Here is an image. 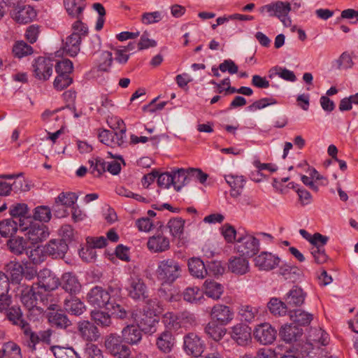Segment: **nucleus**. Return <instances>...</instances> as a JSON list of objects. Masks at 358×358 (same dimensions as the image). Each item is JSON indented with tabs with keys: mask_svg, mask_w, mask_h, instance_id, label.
Instances as JSON below:
<instances>
[{
	"mask_svg": "<svg viewBox=\"0 0 358 358\" xmlns=\"http://www.w3.org/2000/svg\"><path fill=\"white\" fill-rule=\"evenodd\" d=\"M12 13V17L18 23L27 24L31 22L36 16L35 10L30 6H22L17 8Z\"/></svg>",
	"mask_w": 358,
	"mask_h": 358,
	"instance_id": "25",
	"label": "nucleus"
},
{
	"mask_svg": "<svg viewBox=\"0 0 358 358\" xmlns=\"http://www.w3.org/2000/svg\"><path fill=\"white\" fill-rule=\"evenodd\" d=\"M38 282L33 284L34 289L41 291L43 294L57 289L59 285V278L49 269L43 268L37 275Z\"/></svg>",
	"mask_w": 358,
	"mask_h": 358,
	"instance_id": "8",
	"label": "nucleus"
},
{
	"mask_svg": "<svg viewBox=\"0 0 358 358\" xmlns=\"http://www.w3.org/2000/svg\"><path fill=\"white\" fill-rule=\"evenodd\" d=\"M267 307L271 314L275 316H284L288 313L289 306L276 297L270 299Z\"/></svg>",
	"mask_w": 358,
	"mask_h": 358,
	"instance_id": "41",
	"label": "nucleus"
},
{
	"mask_svg": "<svg viewBox=\"0 0 358 358\" xmlns=\"http://www.w3.org/2000/svg\"><path fill=\"white\" fill-rule=\"evenodd\" d=\"M10 250L15 255H19L23 253L27 248V241L23 237L16 236L11 238L7 243Z\"/></svg>",
	"mask_w": 358,
	"mask_h": 358,
	"instance_id": "51",
	"label": "nucleus"
},
{
	"mask_svg": "<svg viewBox=\"0 0 358 358\" xmlns=\"http://www.w3.org/2000/svg\"><path fill=\"white\" fill-rule=\"evenodd\" d=\"M210 317L220 325L227 326L234 320V313L229 306L217 303L212 308Z\"/></svg>",
	"mask_w": 358,
	"mask_h": 358,
	"instance_id": "15",
	"label": "nucleus"
},
{
	"mask_svg": "<svg viewBox=\"0 0 358 358\" xmlns=\"http://www.w3.org/2000/svg\"><path fill=\"white\" fill-rule=\"evenodd\" d=\"M192 320V316L185 312H167L162 317V322L166 328V331L171 333L172 331L179 332L182 329H187Z\"/></svg>",
	"mask_w": 358,
	"mask_h": 358,
	"instance_id": "6",
	"label": "nucleus"
},
{
	"mask_svg": "<svg viewBox=\"0 0 358 358\" xmlns=\"http://www.w3.org/2000/svg\"><path fill=\"white\" fill-rule=\"evenodd\" d=\"M228 268L236 275H244L250 271L249 261L243 257H234L229 259Z\"/></svg>",
	"mask_w": 358,
	"mask_h": 358,
	"instance_id": "31",
	"label": "nucleus"
},
{
	"mask_svg": "<svg viewBox=\"0 0 358 358\" xmlns=\"http://www.w3.org/2000/svg\"><path fill=\"white\" fill-rule=\"evenodd\" d=\"M22 175V173L18 174H0V196H8L13 190L15 192L21 191L22 189V180H16L10 184L6 182V180L16 179Z\"/></svg>",
	"mask_w": 358,
	"mask_h": 358,
	"instance_id": "18",
	"label": "nucleus"
},
{
	"mask_svg": "<svg viewBox=\"0 0 358 358\" xmlns=\"http://www.w3.org/2000/svg\"><path fill=\"white\" fill-rule=\"evenodd\" d=\"M143 331L136 324H128L121 331L122 341L128 345H138L142 340Z\"/></svg>",
	"mask_w": 358,
	"mask_h": 358,
	"instance_id": "20",
	"label": "nucleus"
},
{
	"mask_svg": "<svg viewBox=\"0 0 358 358\" xmlns=\"http://www.w3.org/2000/svg\"><path fill=\"white\" fill-rule=\"evenodd\" d=\"M19 229V223L12 219H5L0 222V234L8 238L13 236Z\"/></svg>",
	"mask_w": 358,
	"mask_h": 358,
	"instance_id": "48",
	"label": "nucleus"
},
{
	"mask_svg": "<svg viewBox=\"0 0 358 358\" xmlns=\"http://www.w3.org/2000/svg\"><path fill=\"white\" fill-rule=\"evenodd\" d=\"M275 76H278L280 78L289 82H295L296 80V77L293 71L281 66H276L270 69L269 78H272Z\"/></svg>",
	"mask_w": 358,
	"mask_h": 358,
	"instance_id": "49",
	"label": "nucleus"
},
{
	"mask_svg": "<svg viewBox=\"0 0 358 358\" xmlns=\"http://www.w3.org/2000/svg\"><path fill=\"white\" fill-rule=\"evenodd\" d=\"M236 250L241 256L250 258L255 256L260 250L259 239L256 237L255 234L248 231H238Z\"/></svg>",
	"mask_w": 358,
	"mask_h": 358,
	"instance_id": "4",
	"label": "nucleus"
},
{
	"mask_svg": "<svg viewBox=\"0 0 358 358\" xmlns=\"http://www.w3.org/2000/svg\"><path fill=\"white\" fill-rule=\"evenodd\" d=\"M6 275L8 277V283L18 284L23 277V267L17 262L11 261L6 266Z\"/></svg>",
	"mask_w": 358,
	"mask_h": 358,
	"instance_id": "32",
	"label": "nucleus"
},
{
	"mask_svg": "<svg viewBox=\"0 0 358 358\" xmlns=\"http://www.w3.org/2000/svg\"><path fill=\"white\" fill-rule=\"evenodd\" d=\"M43 294L32 285L28 290H24L21 295V301L30 313L36 312L38 314L43 313V309L37 306L38 299L43 300Z\"/></svg>",
	"mask_w": 358,
	"mask_h": 358,
	"instance_id": "14",
	"label": "nucleus"
},
{
	"mask_svg": "<svg viewBox=\"0 0 358 358\" xmlns=\"http://www.w3.org/2000/svg\"><path fill=\"white\" fill-rule=\"evenodd\" d=\"M253 336L255 339L260 344L271 345L276 339L277 331L271 324L264 322L255 327Z\"/></svg>",
	"mask_w": 358,
	"mask_h": 358,
	"instance_id": "11",
	"label": "nucleus"
},
{
	"mask_svg": "<svg viewBox=\"0 0 358 358\" xmlns=\"http://www.w3.org/2000/svg\"><path fill=\"white\" fill-rule=\"evenodd\" d=\"M64 308L68 313L76 316L82 315L86 310L84 303L78 298L73 296L65 299Z\"/></svg>",
	"mask_w": 358,
	"mask_h": 358,
	"instance_id": "39",
	"label": "nucleus"
},
{
	"mask_svg": "<svg viewBox=\"0 0 358 358\" xmlns=\"http://www.w3.org/2000/svg\"><path fill=\"white\" fill-rule=\"evenodd\" d=\"M107 310L119 319L123 320L127 317V311L123 306L115 301V298H113Z\"/></svg>",
	"mask_w": 358,
	"mask_h": 358,
	"instance_id": "63",
	"label": "nucleus"
},
{
	"mask_svg": "<svg viewBox=\"0 0 358 358\" xmlns=\"http://www.w3.org/2000/svg\"><path fill=\"white\" fill-rule=\"evenodd\" d=\"M9 289L8 277L0 271V311L6 310L11 303V298L8 294Z\"/></svg>",
	"mask_w": 358,
	"mask_h": 358,
	"instance_id": "28",
	"label": "nucleus"
},
{
	"mask_svg": "<svg viewBox=\"0 0 358 358\" xmlns=\"http://www.w3.org/2000/svg\"><path fill=\"white\" fill-rule=\"evenodd\" d=\"M291 320L299 326H307L313 319V315L305 310L297 309L289 312Z\"/></svg>",
	"mask_w": 358,
	"mask_h": 358,
	"instance_id": "42",
	"label": "nucleus"
},
{
	"mask_svg": "<svg viewBox=\"0 0 358 358\" xmlns=\"http://www.w3.org/2000/svg\"><path fill=\"white\" fill-rule=\"evenodd\" d=\"M280 338L286 343L297 341L303 335V329L296 324H289L283 325L279 331Z\"/></svg>",
	"mask_w": 358,
	"mask_h": 358,
	"instance_id": "24",
	"label": "nucleus"
},
{
	"mask_svg": "<svg viewBox=\"0 0 358 358\" xmlns=\"http://www.w3.org/2000/svg\"><path fill=\"white\" fill-rule=\"evenodd\" d=\"M13 53L15 57L22 58L31 55L33 53V48L24 41H19L14 44Z\"/></svg>",
	"mask_w": 358,
	"mask_h": 358,
	"instance_id": "54",
	"label": "nucleus"
},
{
	"mask_svg": "<svg viewBox=\"0 0 358 358\" xmlns=\"http://www.w3.org/2000/svg\"><path fill=\"white\" fill-rule=\"evenodd\" d=\"M73 70V62L68 59H62L57 63L55 66V71L57 74L63 76H71Z\"/></svg>",
	"mask_w": 358,
	"mask_h": 358,
	"instance_id": "60",
	"label": "nucleus"
},
{
	"mask_svg": "<svg viewBox=\"0 0 358 358\" xmlns=\"http://www.w3.org/2000/svg\"><path fill=\"white\" fill-rule=\"evenodd\" d=\"M175 344V337L171 332L164 330L156 339L157 348L164 353L170 352Z\"/></svg>",
	"mask_w": 358,
	"mask_h": 358,
	"instance_id": "30",
	"label": "nucleus"
},
{
	"mask_svg": "<svg viewBox=\"0 0 358 358\" xmlns=\"http://www.w3.org/2000/svg\"><path fill=\"white\" fill-rule=\"evenodd\" d=\"M291 10L289 3L278 1L262 6L259 12L262 14L267 13L271 17H277L285 27H289L292 25L291 18L288 15Z\"/></svg>",
	"mask_w": 358,
	"mask_h": 358,
	"instance_id": "5",
	"label": "nucleus"
},
{
	"mask_svg": "<svg viewBox=\"0 0 358 358\" xmlns=\"http://www.w3.org/2000/svg\"><path fill=\"white\" fill-rule=\"evenodd\" d=\"M101 349L92 343H87L80 358H103Z\"/></svg>",
	"mask_w": 358,
	"mask_h": 358,
	"instance_id": "59",
	"label": "nucleus"
},
{
	"mask_svg": "<svg viewBox=\"0 0 358 358\" xmlns=\"http://www.w3.org/2000/svg\"><path fill=\"white\" fill-rule=\"evenodd\" d=\"M92 320L101 327H108L111 323V318L108 313L96 310L91 312Z\"/></svg>",
	"mask_w": 358,
	"mask_h": 358,
	"instance_id": "58",
	"label": "nucleus"
},
{
	"mask_svg": "<svg viewBox=\"0 0 358 358\" xmlns=\"http://www.w3.org/2000/svg\"><path fill=\"white\" fill-rule=\"evenodd\" d=\"M48 322L52 327L57 329H66L71 325V321L66 315L62 312H50L48 314Z\"/></svg>",
	"mask_w": 358,
	"mask_h": 358,
	"instance_id": "34",
	"label": "nucleus"
},
{
	"mask_svg": "<svg viewBox=\"0 0 358 358\" xmlns=\"http://www.w3.org/2000/svg\"><path fill=\"white\" fill-rule=\"evenodd\" d=\"M78 200V196L73 192H62L55 198V203L62 207L69 208L73 206Z\"/></svg>",
	"mask_w": 358,
	"mask_h": 358,
	"instance_id": "53",
	"label": "nucleus"
},
{
	"mask_svg": "<svg viewBox=\"0 0 358 358\" xmlns=\"http://www.w3.org/2000/svg\"><path fill=\"white\" fill-rule=\"evenodd\" d=\"M185 220L182 217H174L169 220L166 228L174 238H181L184 234Z\"/></svg>",
	"mask_w": 358,
	"mask_h": 358,
	"instance_id": "35",
	"label": "nucleus"
},
{
	"mask_svg": "<svg viewBox=\"0 0 358 358\" xmlns=\"http://www.w3.org/2000/svg\"><path fill=\"white\" fill-rule=\"evenodd\" d=\"M19 230L23 233L31 244H38L45 241L50 236L48 227L42 223L22 219L19 224Z\"/></svg>",
	"mask_w": 358,
	"mask_h": 358,
	"instance_id": "3",
	"label": "nucleus"
},
{
	"mask_svg": "<svg viewBox=\"0 0 358 358\" xmlns=\"http://www.w3.org/2000/svg\"><path fill=\"white\" fill-rule=\"evenodd\" d=\"M224 327L212 320L206 325L205 331L212 339L219 341L226 334L227 330Z\"/></svg>",
	"mask_w": 358,
	"mask_h": 358,
	"instance_id": "44",
	"label": "nucleus"
},
{
	"mask_svg": "<svg viewBox=\"0 0 358 358\" xmlns=\"http://www.w3.org/2000/svg\"><path fill=\"white\" fill-rule=\"evenodd\" d=\"M147 248L151 252H164L169 250L170 240L162 233H158L148 238Z\"/></svg>",
	"mask_w": 358,
	"mask_h": 358,
	"instance_id": "19",
	"label": "nucleus"
},
{
	"mask_svg": "<svg viewBox=\"0 0 358 358\" xmlns=\"http://www.w3.org/2000/svg\"><path fill=\"white\" fill-rule=\"evenodd\" d=\"M131 317L137 323V325L145 332L152 334L156 331V325L159 322V317L153 311L144 310L143 313L134 310L131 313Z\"/></svg>",
	"mask_w": 358,
	"mask_h": 358,
	"instance_id": "7",
	"label": "nucleus"
},
{
	"mask_svg": "<svg viewBox=\"0 0 358 358\" xmlns=\"http://www.w3.org/2000/svg\"><path fill=\"white\" fill-rule=\"evenodd\" d=\"M188 270L191 275L203 279L208 275V268L204 262L199 257H192L187 262Z\"/></svg>",
	"mask_w": 358,
	"mask_h": 358,
	"instance_id": "29",
	"label": "nucleus"
},
{
	"mask_svg": "<svg viewBox=\"0 0 358 358\" xmlns=\"http://www.w3.org/2000/svg\"><path fill=\"white\" fill-rule=\"evenodd\" d=\"M203 289V294L205 293L208 297L215 300L219 299L224 292L223 286L214 280H206Z\"/></svg>",
	"mask_w": 358,
	"mask_h": 358,
	"instance_id": "40",
	"label": "nucleus"
},
{
	"mask_svg": "<svg viewBox=\"0 0 358 358\" xmlns=\"http://www.w3.org/2000/svg\"><path fill=\"white\" fill-rule=\"evenodd\" d=\"M329 238L320 233L313 234V239L310 243V254L314 262L317 264H322L327 261L328 256L325 252L324 245L327 243Z\"/></svg>",
	"mask_w": 358,
	"mask_h": 358,
	"instance_id": "10",
	"label": "nucleus"
},
{
	"mask_svg": "<svg viewBox=\"0 0 358 358\" xmlns=\"http://www.w3.org/2000/svg\"><path fill=\"white\" fill-rule=\"evenodd\" d=\"M180 264L173 258L159 261L156 269V276L162 285H171L182 276Z\"/></svg>",
	"mask_w": 358,
	"mask_h": 358,
	"instance_id": "1",
	"label": "nucleus"
},
{
	"mask_svg": "<svg viewBox=\"0 0 358 358\" xmlns=\"http://www.w3.org/2000/svg\"><path fill=\"white\" fill-rule=\"evenodd\" d=\"M66 12L73 17L80 18L85 8V0H64Z\"/></svg>",
	"mask_w": 358,
	"mask_h": 358,
	"instance_id": "36",
	"label": "nucleus"
},
{
	"mask_svg": "<svg viewBox=\"0 0 358 358\" xmlns=\"http://www.w3.org/2000/svg\"><path fill=\"white\" fill-rule=\"evenodd\" d=\"M306 296V294L301 287L293 286L286 294L284 299L289 308H294L301 306L304 303Z\"/></svg>",
	"mask_w": 358,
	"mask_h": 358,
	"instance_id": "26",
	"label": "nucleus"
},
{
	"mask_svg": "<svg viewBox=\"0 0 358 358\" xmlns=\"http://www.w3.org/2000/svg\"><path fill=\"white\" fill-rule=\"evenodd\" d=\"M20 329L23 334V340L25 345L31 352L35 351L36 349V346L38 343V334L32 331L29 323L22 325Z\"/></svg>",
	"mask_w": 358,
	"mask_h": 358,
	"instance_id": "38",
	"label": "nucleus"
},
{
	"mask_svg": "<svg viewBox=\"0 0 358 358\" xmlns=\"http://www.w3.org/2000/svg\"><path fill=\"white\" fill-rule=\"evenodd\" d=\"M82 38L75 34H71L66 38L64 50L71 57H75L80 50Z\"/></svg>",
	"mask_w": 358,
	"mask_h": 358,
	"instance_id": "43",
	"label": "nucleus"
},
{
	"mask_svg": "<svg viewBox=\"0 0 358 358\" xmlns=\"http://www.w3.org/2000/svg\"><path fill=\"white\" fill-rule=\"evenodd\" d=\"M183 299L190 303L200 304L204 300L203 292L198 287H188L182 293Z\"/></svg>",
	"mask_w": 358,
	"mask_h": 358,
	"instance_id": "37",
	"label": "nucleus"
},
{
	"mask_svg": "<svg viewBox=\"0 0 358 358\" xmlns=\"http://www.w3.org/2000/svg\"><path fill=\"white\" fill-rule=\"evenodd\" d=\"M45 252L52 258H63L69 247L62 238L51 239L45 245Z\"/></svg>",
	"mask_w": 358,
	"mask_h": 358,
	"instance_id": "22",
	"label": "nucleus"
},
{
	"mask_svg": "<svg viewBox=\"0 0 358 358\" xmlns=\"http://www.w3.org/2000/svg\"><path fill=\"white\" fill-rule=\"evenodd\" d=\"M173 187L175 190L179 192L182 187L189 182L188 171L183 169L173 171Z\"/></svg>",
	"mask_w": 358,
	"mask_h": 358,
	"instance_id": "45",
	"label": "nucleus"
},
{
	"mask_svg": "<svg viewBox=\"0 0 358 358\" xmlns=\"http://www.w3.org/2000/svg\"><path fill=\"white\" fill-rule=\"evenodd\" d=\"M28 257L34 264L37 265L43 262L47 256V252H45V247L38 245L37 247L31 249L29 252H27Z\"/></svg>",
	"mask_w": 358,
	"mask_h": 358,
	"instance_id": "52",
	"label": "nucleus"
},
{
	"mask_svg": "<svg viewBox=\"0 0 358 358\" xmlns=\"http://www.w3.org/2000/svg\"><path fill=\"white\" fill-rule=\"evenodd\" d=\"M90 173L94 177H100L106 171V162L101 157H92L89 159Z\"/></svg>",
	"mask_w": 358,
	"mask_h": 358,
	"instance_id": "46",
	"label": "nucleus"
},
{
	"mask_svg": "<svg viewBox=\"0 0 358 358\" xmlns=\"http://www.w3.org/2000/svg\"><path fill=\"white\" fill-rule=\"evenodd\" d=\"M32 68L35 78L41 80H47L52 73L53 64L50 59L39 57L34 60Z\"/></svg>",
	"mask_w": 358,
	"mask_h": 358,
	"instance_id": "16",
	"label": "nucleus"
},
{
	"mask_svg": "<svg viewBox=\"0 0 358 358\" xmlns=\"http://www.w3.org/2000/svg\"><path fill=\"white\" fill-rule=\"evenodd\" d=\"M7 317L12 322L13 324L18 326L20 328L22 327V325H25L28 323L22 317V313L20 307L12 306L8 308L7 311Z\"/></svg>",
	"mask_w": 358,
	"mask_h": 358,
	"instance_id": "50",
	"label": "nucleus"
},
{
	"mask_svg": "<svg viewBox=\"0 0 358 358\" xmlns=\"http://www.w3.org/2000/svg\"><path fill=\"white\" fill-rule=\"evenodd\" d=\"M52 352L55 358H80V355L73 348L55 346Z\"/></svg>",
	"mask_w": 358,
	"mask_h": 358,
	"instance_id": "56",
	"label": "nucleus"
},
{
	"mask_svg": "<svg viewBox=\"0 0 358 358\" xmlns=\"http://www.w3.org/2000/svg\"><path fill=\"white\" fill-rule=\"evenodd\" d=\"M52 217L51 210L48 206H39L34 208L33 218L40 222H48Z\"/></svg>",
	"mask_w": 358,
	"mask_h": 358,
	"instance_id": "57",
	"label": "nucleus"
},
{
	"mask_svg": "<svg viewBox=\"0 0 358 358\" xmlns=\"http://www.w3.org/2000/svg\"><path fill=\"white\" fill-rule=\"evenodd\" d=\"M183 349L188 355L198 357L203 352L205 343L197 334L189 333L183 338Z\"/></svg>",
	"mask_w": 358,
	"mask_h": 358,
	"instance_id": "12",
	"label": "nucleus"
},
{
	"mask_svg": "<svg viewBox=\"0 0 358 358\" xmlns=\"http://www.w3.org/2000/svg\"><path fill=\"white\" fill-rule=\"evenodd\" d=\"M62 280V287L66 292H69L71 294H76L80 292L81 285L76 276L72 273H64Z\"/></svg>",
	"mask_w": 358,
	"mask_h": 358,
	"instance_id": "33",
	"label": "nucleus"
},
{
	"mask_svg": "<svg viewBox=\"0 0 358 358\" xmlns=\"http://www.w3.org/2000/svg\"><path fill=\"white\" fill-rule=\"evenodd\" d=\"M224 180L231 187L230 194L232 197L236 198L241 194L245 184V180L243 176L225 175Z\"/></svg>",
	"mask_w": 358,
	"mask_h": 358,
	"instance_id": "27",
	"label": "nucleus"
},
{
	"mask_svg": "<svg viewBox=\"0 0 358 358\" xmlns=\"http://www.w3.org/2000/svg\"><path fill=\"white\" fill-rule=\"evenodd\" d=\"M80 258L86 262H94L96 259V251L90 244L83 247L79 251Z\"/></svg>",
	"mask_w": 358,
	"mask_h": 358,
	"instance_id": "61",
	"label": "nucleus"
},
{
	"mask_svg": "<svg viewBox=\"0 0 358 358\" xmlns=\"http://www.w3.org/2000/svg\"><path fill=\"white\" fill-rule=\"evenodd\" d=\"M280 262V258L272 252L263 251L254 259L256 267L260 271H269L277 268Z\"/></svg>",
	"mask_w": 358,
	"mask_h": 358,
	"instance_id": "13",
	"label": "nucleus"
},
{
	"mask_svg": "<svg viewBox=\"0 0 358 358\" xmlns=\"http://www.w3.org/2000/svg\"><path fill=\"white\" fill-rule=\"evenodd\" d=\"M78 331L80 337L87 341H96L100 336L98 328L89 321L78 322Z\"/></svg>",
	"mask_w": 358,
	"mask_h": 358,
	"instance_id": "23",
	"label": "nucleus"
},
{
	"mask_svg": "<svg viewBox=\"0 0 358 358\" xmlns=\"http://www.w3.org/2000/svg\"><path fill=\"white\" fill-rule=\"evenodd\" d=\"M120 292V287L110 286L105 289L100 286H95L87 294V302L94 308L107 310L115 296H119Z\"/></svg>",
	"mask_w": 358,
	"mask_h": 358,
	"instance_id": "2",
	"label": "nucleus"
},
{
	"mask_svg": "<svg viewBox=\"0 0 358 358\" xmlns=\"http://www.w3.org/2000/svg\"><path fill=\"white\" fill-rule=\"evenodd\" d=\"M251 328L245 324H237L231 327V337L239 345H245L251 340Z\"/></svg>",
	"mask_w": 358,
	"mask_h": 358,
	"instance_id": "21",
	"label": "nucleus"
},
{
	"mask_svg": "<svg viewBox=\"0 0 358 358\" xmlns=\"http://www.w3.org/2000/svg\"><path fill=\"white\" fill-rule=\"evenodd\" d=\"M122 342L124 341L120 336L111 334L106 339L105 346L106 350L114 357L126 358L131 355V350Z\"/></svg>",
	"mask_w": 358,
	"mask_h": 358,
	"instance_id": "9",
	"label": "nucleus"
},
{
	"mask_svg": "<svg viewBox=\"0 0 358 358\" xmlns=\"http://www.w3.org/2000/svg\"><path fill=\"white\" fill-rule=\"evenodd\" d=\"M73 83V78L71 76H63L57 74L55 78L53 86L57 91H62L67 88Z\"/></svg>",
	"mask_w": 358,
	"mask_h": 358,
	"instance_id": "62",
	"label": "nucleus"
},
{
	"mask_svg": "<svg viewBox=\"0 0 358 358\" xmlns=\"http://www.w3.org/2000/svg\"><path fill=\"white\" fill-rule=\"evenodd\" d=\"M29 212L28 206L24 203H17L11 205L9 208V213L13 217L19 218V224L22 219H25L27 222L30 221L31 217L27 216Z\"/></svg>",
	"mask_w": 358,
	"mask_h": 358,
	"instance_id": "47",
	"label": "nucleus"
},
{
	"mask_svg": "<svg viewBox=\"0 0 358 358\" xmlns=\"http://www.w3.org/2000/svg\"><path fill=\"white\" fill-rule=\"evenodd\" d=\"M258 313V309L250 305H243L238 310V315L242 320L247 322H252L255 320Z\"/></svg>",
	"mask_w": 358,
	"mask_h": 358,
	"instance_id": "55",
	"label": "nucleus"
},
{
	"mask_svg": "<svg viewBox=\"0 0 358 358\" xmlns=\"http://www.w3.org/2000/svg\"><path fill=\"white\" fill-rule=\"evenodd\" d=\"M126 289L129 296L134 300H143L148 297L147 287L140 278L131 276L128 280Z\"/></svg>",
	"mask_w": 358,
	"mask_h": 358,
	"instance_id": "17",
	"label": "nucleus"
},
{
	"mask_svg": "<svg viewBox=\"0 0 358 358\" xmlns=\"http://www.w3.org/2000/svg\"><path fill=\"white\" fill-rule=\"evenodd\" d=\"M162 18L163 15L160 11L147 12L141 15V22L144 24H151L159 22Z\"/></svg>",
	"mask_w": 358,
	"mask_h": 358,
	"instance_id": "64",
	"label": "nucleus"
}]
</instances>
